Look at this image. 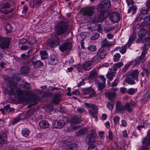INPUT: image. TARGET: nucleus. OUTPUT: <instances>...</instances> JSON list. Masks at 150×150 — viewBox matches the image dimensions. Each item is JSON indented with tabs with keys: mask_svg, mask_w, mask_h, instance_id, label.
I'll return each instance as SVG.
<instances>
[{
	"mask_svg": "<svg viewBox=\"0 0 150 150\" xmlns=\"http://www.w3.org/2000/svg\"><path fill=\"white\" fill-rule=\"evenodd\" d=\"M14 2L12 0H4L2 2L0 9V18L2 19H7L11 17V15L6 17V15L13 11L14 8Z\"/></svg>",
	"mask_w": 150,
	"mask_h": 150,
	"instance_id": "nucleus-1",
	"label": "nucleus"
},
{
	"mask_svg": "<svg viewBox=\"0 0 150 150\" xmlns=\"http://www.w3.org/2000/svg\"><path fill=\"white\" fill-rule=\"evenodd\" d=\"M131 106L128 103H126L124 106L120 101H117L116 104V111L117 113H123L125 110H127L129 112H131Z\"/></svg>",
	"mask_w": 150,
	"mask_h": 150,
	"instance_id": "nucleus-2",
	"label": "nucleus"
},
{
	"mask_svg": "<svg viewBox=\"0 0 150 150\" xmlns=\"http://www.w3.org/2000/svg\"><path fill=\"white\" fill-rule=\"evenodd\" d=\"M107 54V52L104 48L101 47L97 52V54L93 58V61L98 63L100 60L104 58Z\"/></svg>",
	"mask_w": 150,
	"mask_h": 150,
	"instance_id": "nucleus-3",
	"label": "nucleus"
},
{
	"mask_svg": "<svg viewBox=\"0 0 150 150\" xmlns=\"http://www.w3.org/2000/svg\"><path fill=\"white\" fill-rule=\"evenodd\" d=\"M111 2L110 0H103L99 4L97 8V10L102 14L103 15L104 12L107 11L110 7Z\"/></svg>",
	"mask_w": 150,
	"mask_h": 150,
	"instance_id": "nucleus-4",
	"label": "nucleus"
},
{
	"mask_svg": "<svg viewBox=\"0 0 150 150\" xmlns=\"http://www.w3.org/2000/svg\"><path fill=\"white\" fill-rule=\"evenodd\" d=\"M67 29V23L64 21H61L56 27V33L58 35H62L65 33Z\"/></svg>",
	"mask_w": 150,
	"mask_h": 150,
	"instance_id": "nucleus-5",
	"label": "nucleus"
},
{
	"mask_svg": "<svg viewBox=\"0 0 150 150\" xmlns=\"http://www.w3.org/2000/svg\"><path fill=\"white\" fill-rule=\"evenodd\" d=\"M38 55H35L33 57L31 60V62L32 65L34 69H37L42 68L44 65L43 63L40 60H38L37 57Z\"/></svg>",
	"mask_w": 150,
	"mask_h": 150,
	"instance_id": "nucleus-6",
	"label": "nucleus"
},
{
	"mask_svg": "<svg viewBox=\"0 0 150 150\" xmlns=\"http://www.w3.org/2000/svg\"><path fill=\"white\" fill-rule=\"evenodd\" d=\"M10 40L8 38L0 37V47L3 49H8L9 47Z\"/></svg>",
	"mask_w": 150,
	"mask_h": 150,
	"instance_id": "nucleus-7",
	"label": "nucleus"
},
{
	"mask_svg": "<svg viewBox=\"0 0 150 150\" xmlns=\"http://www.w3.org/2000/svg\"><path fill=\"white\" fill-rule=\"evenodd\" d=\"M7 85L10 87V89L7 90L9 96L14 95H15V92L13 88L15 87L17 85V83L13 81L8 80L7 82Z\"/></svg>",
	"mask_w": 150,
	"mask_h": 150,
	"instance_id": "nucleus-8",
	"label": "nucleus"
},
{
	"mask_svg": "<svg viewBox=\"0 0 150 150\" xmlns=\"http://www.w3.org/2000/svg\"><path fill=\"white\" fill-rule=\"evenodd\" d=\"M95 8L93 6H90L84 9L83 11V14L88 17L92 16L93 14Z\"/></svg>",
	"mask_w": 150,
	"mask_h": 150,
	"instance_id": "nucleus-9",
	"label": "nucleus"
},
{
	"mask_svg": "<svg viewBox=\"0 0 150 150\" xmlns=\"http://www.w3.org/2000/svg\"><path fill=\"white\" fill-rule=\"evenodd\" d=\"M59 41V38L57 36H55L53 38L52 40H49L48 41L47 45L50 47H53L55 46L58 45Z\"/></svg>",
	"mask_w": 150,
	"mask_h": 150,
	"instance_id": "nucleus-10",
	"label": "nucleus"
},
{
	"mask_svg": "<svg viewBox=\"0 0 150 150\" xmlns=\"http://www.w3.org/2000/svg\"><path fill=\"white\" fill-rule=\"evenodd\" d=\"M82 91L84 94H90L88 96V98H92L96 94V92L91 87H89L87 88H84L82 89Z\"/></svg>",
	"mask_w": 150,
	"mask_h": 150,
	"instance_id": "nucleus-11",
	"label": "nucleus"
},
{
	"mask_svg": "<svg viewBox=\"0 0 150 150\" xmlns=\"http://www.w3.org/2000/svg\"><path fill=\"white\" fill-rule=\"evenodd\" d=\"M120 14L116 12H113L110 15V18L111 22L114 23L117 22L120 20Z\"/></svg>",
	"mask_w": 150,
	"mask_h": 150,
	"instance_id": "nucleus-12",
	"label": "nucleus"
},
{
	"mask_svg": "<svg viewBox=\"0 0 150 150\" xmlns=\"http://www.w3.org/2000/svg\"><path fill=\"white\" fill-rule=\"evenodd\" d=\"M47 62L50 65H54L59 63V61L57 56L53 55L48 59Z\"/></svg>",
	"mask_w": 150,
	"mask_h": 150,
	"instance_id": "nucleus-13",
	"label": "nucleus"
},
{
	"mask_svg": "<svg viewBox=\"0 0 150 150\" xmlns=\"http://www.w3.org/2000/svg\"><path fill=\"white\" fill-rule=\"evenodd\" d=\"M131 45V36L129 37L128 42L124 46L120 47V52L122 54H125L126 51L127 47H129Z\"/></svg>",
	"mask_w": 150,
	"mask_h": 150,
	"instance_id": "nucleus-14",
	"label": "nucleus"
},
{
	"mask_svg": "<svg viewBox=\"0 0 150 150\" xmlns=\"http://www.w3.org/2000/svg\"><path fill=\"white\" fill-rule=\"evenodd\" d=\"M65 124V121L63 120H57L53 122V127L55 128H61L63 127Z\"/></svg>",
	"mask_w": 150,
	"mask_h": 150,
	"instance_id": "nucleus-15",
	"label": "nucleus"
},
{
	"mask_svg": "<svg viewBox=\"0 0 150 150\" xmlns=\"http://www.w3.org/2000/svg\"><path fill=\"white\" fill-rule=\"evenodd\" d=\"M93 62H95L93 61V59L91 61H88L86 62L82 65V67L85 70H89L91 69L93 67Z\"/></svg>",
	"mask_w": 150,
	"mask_h": 150,
	"instance_id": "nucleus-16",
	"label": "nucleus"
},
{
	"mask_svg": "<svg viewBox=\"0 0 150 150\" xmlns=\"http://www.w3.org/2000/svg\"><path fill=\"white\" fill-rule=\"evenodd\" d=\"M43 0H30V5L32 8H38L40 6Z\"/></svg>",
	"mask_w": 150,
	"mask_h": 150,
	"instance_id": "nucleus-17",
	"label": "nucleus"
},
{
	"mask_svg": "<svg viewBox=\"0 0 150 150\" xmlns=\"http://www.w3.org/2000/svg\"><path fill=\"white\" fill-rule=\"evenodd\" d=\"M60 50L62 52L67 50L71 48V45L69 43H65L63 44L62 45L59 46Z\"/></svg>",
	"mask_w": 150,
	"mask_h": 150,
	"instance_id": "nucleus-18",
	"label": "nucleus"
},
{
	"mask_svg": "<svg viewBox=\"0 0 150 150\" xmlns=\"http://www.w3.org/2000/svg\"><path fill=\"white\" fill-rule=\"evenodd\" d=\"M139 72L137 70H135L132 72V85L134 84L135 83L134 81H133L132 79H133L137 81H138V75Z\"/></svg>",
	"mask_w": 150,
	"mask_h": 150,
	"instance_id": "nucleus-19",
	"label": "nucleus"
},
{
	"mask_svg": "<svg viewBox=\"0 0 150 150\" xmlns=\"http://www.w3.org/2000/svg\"><path fill=\"white\" fill-rule=\"evenodd\" d=\"M39 125L40 128L42 129L48 128L50 127V126L47 121L45 120L40 121L39 123Z\"/></svg>",
	"mask_w": 150,
	"mask_h": 150,
	"instance_id": "nucleus-20",
	"label": "nucleus"
},
{
	"mask_svg": "<svg viewBox=\"0 0 150 150\" xmlns=\"http://www.w3.org/2000/svg\"><path fill=\"white\" fill-rule=\"evenodd\" d=\"M143 69L147 77L150 74V62H149L145 64L143 68Z\"/></svg>",
	"mask_w": 150,
	"mask_h": 150,
	"instance_id": "nucleus-21",
	"label": "nucleus"
},
{
	"mask_svg": "<svg viewBox=\"0 0 150 150\" xmlns=\"http://www.w3.org/2000/svg\"><path fill=\"white\" fill-rule=\"evenodd\" d=\"M88 129L87 128L80 129L76 132V135L78 137L83 136L88 132Z\"/></svg>",
	"mask_w": 150,
	"mask_h": 150,
	"instance_id": "nucleus-22",
	"label": "nucleus"
},
{
	"mask_svg": "<svg viewBox=\"0 0 150 150\" xmlns=\"http://www.w3.org/2000/svg\"><path fill=\"white\" fill-rule=\"evenodd\" d=\"M40 98L38 96H35L31 98V100L33 102V103L30 105H28V107L30 108L33 105H37L38 103V101L40 100Z\"/></svg>",
	"mask_w": 150,
	"mask_h": 150,
	"instance_id": "nucleus-23",
	"label": "nucleus"
},
{
	"mask_svg": "<svg viewBox=\"0 0 150 150\" xmlns=\"http://www.w3.org/2000/svg\"><path fill=\"white\" fill-rule=\"evenodd\" d=\"M111 45L110 42L106 39H105L103 40L101 44V47L106 48L107 51L109 50V47Z\"/></svg>",
	"mask_w": 150,
	"mask_h": 150,
	"instance_id": "nucleus-24",
	"label": "nucleus"
},
{
	"mask_svg": "<svg viewBox=\"0 0 150 150\" xmlns=\"http://www.w3.org/2000/svg\"><path fill=\"white\" fill-rule=\"evenodd\" d=\"M78 145L76 144H69L66 147L67 150H78Z\"/></svg>",
	"mask_w": 150,
	"mask_h": 150,
	"instance_id": "nucleus-25",
	"label": "nucleus"
},
{
	"mask_svg": "<svg viewBox=\"0 0 150 150\" xmlns=\"http://www.w3.org/2000/svg\"><path fill=\"white\" fill-rule=\"evenodd\" d=\"M88 137L89 145L95 142V139L96 137L93 133L90 134L88 136Z\"/></svg>",
	"mask_w": 150,
	"mask_h": 150,
	"instance_id": "nucleus-26",
	"label": "nucleus"
},
{
	"mask_svg": "<svg viewBox=\"0 0 150 150\" xmlns=\"http://www.w3.org/2000/svg\"><path fill=\"white\" fill-rule=\"evenodd\" d=\"M145 56L141 54V56L137 58L134 62H132V63L135 62V64H139L140 63L143 62L144 61Z\"/></svg>",
	"mask_w": 150,
	"mask_h": 150,
	"instance_id": "nucleus-27",
	"label": "nucleus"
},
{
	"mask_svg": "<svg viewBox=\"0 0 150 150\" xmlns=\"http://www.w3.org/2000/svg\"><path fill=\"white\" fill-rule=\"evenodd\" d=\"M81 117L79 116H75L71 119V122L73 124H78L80 123Z\"/></svg>",
	"mask_w": 150,
	"mask_h": 150,
	"instance_id": "nucleus-28",
	"label": "nucleus"
},
{
	"mask_svg": "<svg viewBox=\"0 0 150 150\" xmlns=\"http://www.w3.org/2000/svg\"><path fill=\"white\" fill-rule=\"evenodd\" d=\"M6 135L4 133L0 134V144L5 143L7 140Z\"/></svg>",
	"mask_w": 150,
	"mask_h": 150,
	"instance_id": "nucleus-29",
	"label": "nucleus"
},
{
	"mask_svg": "<svg viewBox=\"0 0 150 150\" xmlns=\"http://www.w3.org/2000/svg\"><path fill=\"white\" fill-rule=\"evenodd\" d=\"M147 31L144 28L140 29L138 33L139 36L141 38L145 36L147 33Z\"/></svg>",
	"mask_w": 150,
	"mask_h": 150,
	"instance_id": "nucleus-30",
	"label": "nucleus"
},
{
	"mask_svg": "<svg viewBox=\"0 0 150 150\" xmlns=\"http://www.w3.org/2000/svg\"><path fill=\"white\" fill-rule=\"evenodd\" d=\"M20 71L21 74H27L30 71L29 67L27 66H24L21 67Z\"/></svg>",
	"mask_w": 150,
	"mask_h": 150,
	"instance_id": "nucleus-31",
	"label": "nucleus"
},
{
	"mask_svg": "<svg viewBox=\"0 0 150 150\" xmlns=\"http://www.w3.org/2000/svg\"><path fill=\"white\" fill-rule=\"evenodd\" d=\"M20 86L21 87L27 89L30 88L31 86L29 83L25 82H23L20 84Z\"/></svg>",
	"mask_w": 150,
	"mask_h": 150,
	"instance_id": "nucleus-32",
	"label": "nucleus"
},
{
	"mask_svg": "<svg viewBox=\"0 0 150 150\" xmlns=\"http://www.w3.org/2000/svg\"><path fill=\"white\" fill-rule=\"evenodd\" d=\"M5 29L7 33H9L12 32L13 28L10 23H8L6 25Z\"/></svg>",
	"mask_w": 150,
	"mask_h": 150,
	"instance_id": "nucleus-33",
	"label": "nucleus"
},
{
	"mask_svg": "<svg viewBox=\"0 0 150 150\" xmlns=\"http://www.w3.org/2000/svg\"><path fill=\"white\" fill-rule=\"evenodd\" d=\"M30 132L29 129L27 128H25L22 129L21 134L23 137H27L29 136Z\"/></svg>",
	"mask_w": 150,
	"mask_h": 150,
	"instance_id": "nucleus-34",
	"label": "nucleus"
},
{
	"mask_svg": "<svg viewBox=\"0 0 150 150\" xmlns=\"http://www.w3.org/2000/svg\"><path fill=\"white\" fill-rule=\"evenodd\" d=\"M116 72L115 71H110L106 74L107 78L110 80L112 79L113 77L115 75Z\"/></svg>",
	"mask_w": 150,
	"mask_h": 150,
	"instance_id": "nucleus-35",
	"label": "nucleus"
},
{
	"mask_svg": "<svg viewBox=\"0 0 150 150\" xmlns=\"http://www.w3.org/2000/svg\"><path fill=\"white\" fill-rule=\"evenodd\" d=\"M120 89L121 93L123 94H125L126 92L130 94H131V88L129 89L127 91L126 88L125 87H121Z\"/></svg>",
	"mask_w": 150,
	"mask_h": 150,
	"instance_id": "nucleus-36",
	"label": "nucleus"
},
{
	"mask_svg": "<svg viewBox=\"0 0 150 150\" xmlns=\"http://www.w3.org/2000/svg\"><path fill=\"white\" fill-rule=\"evenodd\" d=\"M127 78L125 79V82L130 84H131V73L127 74Z\"/></svg>",
	"mask_w": 150,
	"mask_h": 150,
	"instance_id": "nucleus-37",
	"label": "nucleus"
},
{
	"mask_svg": "<svg viewBox=\"0 0 150 150\" xmlns=\"http://www.w3.org/2000/svg\"><path fill=\"white\" fill-rule=\"evenodd\" d=\"M115 93V92H109L107 93V95L109 100L112 101L114 98Z\"/></svg>",
	"mask_w": 150,
	"mask_h": 150,
	"instance_id": "nucleus-38",
	"label": "nucleus"
},
{
	"mask_svg": "<svg viewBox=\"0 0 150 150\" xmlns=\"http://www.w3.org/2000/svg\"><path fill=\"white\" fill-rule=\"evenodd\" d=\"M40 55L42 59H46L48 57L47 53L46 51H41Z\"/></svg>",
	"mask_w": 150,
	"mask_h": 150,
	"instance_id": "nucleus-39",
	"label": "nucleus"
},
{
	"mask_svg": "<svg viewBox=\"0 0 150 150\" xmlns=\"http://www.w3.org/2000/svg\"><path fill=\"white\" fill-rule=\"evenodd\" d=\"M142 49V51L141 54L145 56V54L147 53L149 46L146 44H144V46L141 48Z\"/></svg>",
	"mask_w": 150,
	"mask_h": 150,
	"instance_id": "nucleus-40",
	"label": "nucleus"
},
{
	"mask_svg": "<svg viewBox=\"0 0 150 150\" xmlns=\"http://www.w3.org/2000/svg\"><path fill=\"white\" fill-rule=\"evenodd\" d=\"M60 100V99L58 96H55L54 97L53 100L51 101V103L55 104H58L59 103Z\"/></svg>",
	"mask_w": 150,
	"mask_h": 150,
	"instance_id": "nucleus-41",
	"label": "nucleus"
},
{
	"mask_svg": "<svg viewBox=\"0 0 150 150\" xmlns=\"http://www.w3.org/2000/svg\"><path fill=\"white\" fill-rule=\"evenodd\" d=\"M88 112L90 115L93 118H95L96 120H97V112L96 111H92L89 110H88Z\"/></svg>",
	"mask_w": 150,
	"mask_h": 150,
	"instance_id": "nucleus-42",
	"label": "nucleus"
},
{
	"mask_svg": "<svg viewBox=\"0 0 150 150\" xmlns=\"http://www.w3.org/2000/svg\"><path fill=\"white\" fill-rule=\"evenodd\" d=\"M105 83H102L101 82H98V90L102 91L103 90L105 86Z\"/></svg>",
	"mask_w": 150,
	"mask_h": 150,
	"instance_id": "nucleus-43",
	"label": "nucleus"
},
{
	"mask_svg": "<svg viewBox=\"0 0 150 150\" xmlns=\"http://www.w3.org/2000/svg\"><path fill=\"white\" fill-rule=\"evenodd\" d=\"M120 57L121 55L119 53H116L113 56V60L115 62H118L119 60Z\"/></svg>",
	"mask_w": 150,
	"mask_h": 150,
	"instance_id": "nucleus-44",
	"label": "nucleus"
},
{
	"mask_svg": "<svg viewBox=\"0 0 150 150\" xmlns=\"http://www.w3.org/2000/svg\"><path fill=\"white\" fill-rule=\"evenodd\" d=\"M88 150H98V148L94 144H91L89 145Z\"/></svg>",
	"mask_w": 150,
	"mask_h": 150,
	"instance_id": "nucleus-45",
	"label": "nucleus"
},
{
	"mask_svg": "<svg viewBox=\"0 0 150 150\" xmlns=\"http://www.w3.org/2000/svg\"><path fill=\"white\" fill-rule=\"evenodd\" d=\"M45 110L48 112H50L53 110V106L51 105H47L45 108Z\"/></svg>",
	"mask_w": 150,
	"mask_h": 150,
	"instance_id": "nucleus-46",
	"label": "nucleus"
},
{
	"mask_svg": "<svg viewBox=\"0 0 150 150\" xmlns=\"http://www.w3.org/2000/svg\"><path fill=\"white\" fill-rule=\"evenodd\" d=\"M149 10V8H146L145 7H143L142 8L140 13L142 14L145 15L148 13Z\"/></svg>",
	"mask_w": 150,
	"mask_h": 150,
	"instance_id": "nucleus-47",
	"label": "nucleus"
},
{
	"mask_svg": "<svg viewBox=\"0 0 150 150\" xmlns=\"http://www.w3.org/2000/svg\"><path fill=\"white\" fill-rule=\"evenodd\" d=\"M142 143L143 144H145L146 146L149 145L150 144V138L147 140L146 137L144 138L142 141Z\"/></svg>",
	"mask_w": 150,
	"mask_h": 150,
	"instance_id": "nucleus-48",
	"label": "nucleus"
},
{
	"mask_svg": "<svg viewBox=\"0 0 150 150\" xmlns=\"http://www.w3.org/2000/svg\"><path fill=\"white\" fill-rule=\"evenodd\" d=\"M114 102H108L107 105V107L109 110L112 111L114 107Z\"/></svg>",
	"mask_w": 150,
	"mask_h": 150,
	"instance_id": "nucleus-49",
	"label": "nucleus"
},
{
	"mask_svg": "<svg viewBox=\"0 0 150 150\" xmlns=\"http://www.w3.org/2000/svg\"><path fill=\"white\" fill-rule=\"evenodd\" d=\"M97 76V74L96 71H93L90 72L89 75V78L91 79H93L95 78Z\"/></svg>",
	"mask_w": 150,
	"mask_h": 150,
	"instance_id": "nucleus-50",
	"label": "nucleus"
},
{
	"mask_svg": "<svg viewBox=\"0 0 150 150\" xmlns=\"http://www.w3.org/2000/svg\"><path fill=\"white\" fill-rule=\"evenodd\" d=\"M87 49L91 52H94L96 50L97 48L96 46L91 45L88 47Z\"/></svg>",
	"mask_w": 150,
	"mask_h": 150,
	"instance_id": "nucleus-51",
	"label": "nucleus"
},
{
	"mask_svg": "<svg viewBox=\"0 0 150 150\" xmlns=\"http://www.w3.org/2000/svg\"><path fill=\"white\" fill-rule=\"evenodd\" d=\"M21 119L22 118L21 117V116H18L15 117L13 119L11 122V123L12 124L14 125V124L17 122Z\"/></svg>",
	"mask_w": 150,
	"mask_h": 150,
	"instance_id": "nucleus-52",
	"label": "nucleus"
},
{
	"mask_svg": "<svg viewBox=\"0 0 150 150\" xmlns=\"http://www.w3.org/2000/svg\"><path fill=\"white\" fill-rule=\"evenodd\" d=\"M100 36L99 34L98 33H95L94 35L90 38V39L93 40L98 38Z\"/></svg>",
	"mask_w": 150,
	"mask_h": 150,
	"instance_id": "nucleus-53",
	"label": "nucleus"
},
{
	"mask_svg": "<svg viewBox=\"0 0 150 150\" xmlns=\"http://www.w3.org/2000/svg\"><path fill=\"white\" fill-rule=\"evenodd\" d=\"M131 65V62H129L127 63L125 66L124 68L122 69V72L125 73L126 72L127 69Z\"/></svg>",
	"mask_w": 150,
	"mask_h": 150,
	"instance_id": "nucleus-54",
	"label": "nucleus"
},
{
	"mask_svg": "<svg viewBox=\"0 0 150 150\" xmlns=\"http://www.w3.org/2000/svg\"><path fill=\"white\" fill-rule=\"evenodd\" d=\"M144 21L146 25L150 24V16H147L145 17Z\"/></svg>",
	"mask_w": 150,
	"mask_h": 150,
	"instance_id": "nucleus-55",
	"label": "nucleus"
},
{
	"mask_svg": "<svg viewBox=\"0 0 150 150\" xmlns=\"http://www.w3.org/2000/svg\"><path fill=\"white\" fill-rule=\"evenodd\" d=\"M30 56V54L28 55L27 53L26 54H22L21 55V58L23 59H27Z\"/></svg>",
	"mask_w": 150,
	"mask_h": 150,
	"instance_id": "nucleus-56",
	"label": "nucleus"
},
{
	"mask_svg": "<svg viewBox=\"0 0 150 150\" xmlns=\"http://www.w3.org/2000/svg\"><path fill=\"white\" fill-rule=\"evenodd\" d=\"M52 95V93L50 92H46L44 93L42 96L43 98L45 97L50 98Z\"/></svg>",
	"mask_w": 150,
	"mask_h": 150,
	"instance_id": "nucleus-57",
	"label": "nucleus"
},
{
	"mask_svg": "<svg viewBox=\"0 0 150 150\" xmlns=\"http://www.w3.org/2000/svg\"><path fill=\"white\" fill-rule=\"evenodd\" d=\"M134 2L132 1V10L133 11V14H134L136 13L137 7L136 6L133 4Z\"/></svg>",
	"mask_w": 150,
	"mask_h": 150,
	"instance_id": "nucleus-58",
	"label": "nucleus"
},
{
	"mask_svg": "<svg viewBox=\"0 0 150 150\" xmlns=\"http://www.w3.org/2000/svg\"><path fill=\"white\" fill-rule=\"evenodd\" d=\"M13 79L14 80L17 81H20L21 79V77L18 74H15L13 76Z\"/></svg>",
	"mask_w": 150,
	"mask_h": 150,
	"instance_id": "nucleus-59",
	"label": "nucleus"
},
{
	"mask_svg": "<svg viewBox=\"0 0 150 150\" xmlns=\"http://www.w3.org/2000/svg\"><path fill=\"white\" fill-rule=\"evenodd\" d=\"M114 29V28L109 26H107L105 27L104 31L107 33L109 32L110 30Z\"/></svg>",
	"mask_w": 150,
	"mask_h": 150,
	"instance_id": "nucleus-60",
	"label": "nucleus"
},
{
	"mask_svg": "<svg viewBox=\"0 0 150 150\" xmlns=\"http://www.w3.org/2000/svg\"><path fill=\"white\" fill-rule=\"evenodd\" d=\"M120 120V117L117 116H115L114 117L113 121L115 124H117V122H119Z\"/></svg>",
	"mask_w": 150,
	"mask_h": 150,
	"instance_id": "nucleus-61",
	"label": "nucleus"
},
{
	"mask_svg": "<svg viewBox=\"0 0 150 150\" xmlns=\"http://www.w3.org/2000/svg\"><path fill=\"white\" fill-rule=\"evenodd\" d=\"M117 70V68L115 64L110 69V71H115L116 72V71Z\"/></svg>",
	"mask_w": 150,
	"mask_h": 150,
	"instance_id": "nucleus-62",
	"label": "nucleus"
},
{
	"mask_svg": "<svg viewBox=\"0 0 150 150\" xmlns=\"http://www.w3.org/2000/svg\"><path fill=\"white\" fill-rule=\"evenodd\" d=\"M77 111L79 113H83L84 112L85 110L83 108L79 107L77 109Z\"/></svg>",
	"mask_w": 150,
	"mask_h": 150,
	"instance_id": "nucleus-63",
	"label": "nucleus"
},
{
	"mask_svg": "<svg viewBox=\"0 0 150 150\" xmlns=\"http://www.w3.org/2000/svg\"><path fill=\"white\" fill-rule=\"evenodd\" d=\"M28 10V8L26 5H25L23 7V9L22 11V13H26Z\"/></svg>",
	"mask_w": 150,
	"mask_h": 150,
	"instance_id": "nucleus-64",
	"label": "nucleus"
}]
</instances>
